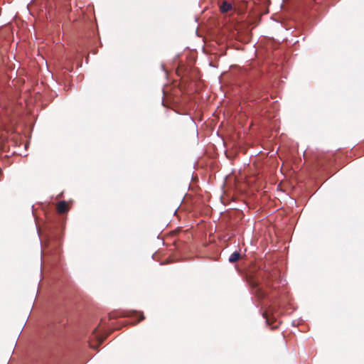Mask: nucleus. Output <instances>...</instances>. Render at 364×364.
<instances>
[{"instance_id":"1","label":"nucleus","mask_w":364,"mask_h":364,"mask_svg":"<svg viewBox=\"0 0 364 364\" xmlns=\"http://www.w3.org/2000/svg\"><path fill=\"white\" fill-rule=\"evenodd\" d=\"M250 284L252 289H255V294L259 297V298H263L265 296L264 292L262 290V289L259 287V283L252 279L249 281Z\"/></svg>"},{"instance_id":"2","label":"nucleus","mask_w":364,"mask_h":364,"mask_svg":"<svg viewBox=\"0 0 364 364\" xmlns=\"http://www.w3.org/2000/svg\"><path fill=\"white\" fill-rule=\"evenodd\" d=\"M56 208L58 213L63 214L68 211L69 207L68 203L65 200H63L57 204Z\"/></svg>"},{"instance_id":"3","label":"nucleus","mask_w":364,"mask_h":364,"mask_svg":"<svg viewBox=\"0 0 364 364\" xmlns=\"http://www.w3.org/2000/svg\"><path fill=\"white\" fill-rule=\"evenodd\" d=\"M97 328H95L93 331V334H94V336L95 338H96L97 340V345H94L92 343H90V347L91 348H97L99 346H100L105 341V337H103V336H98L96 334V331H97Z\"/></svg>"},{"instance_id":"4","label":"nucleus","mask_w":364,"mask_h":364,"mask_svg":"<svg viewBox=\"0 0 364 364\" xmlns=\"http://www.w3.org/2000/svg\"><path fill=\"white\" fill-rule=\"evenodd\" d=\"M220 9L222 13H227L232 10V6L227 1H223L220 6Z\"/></svg>"},{"instance_id":"5","label":"nucleus","mask_w":364,"mask_h":364,"mask_svg":"<svg viewBox=\"0 0 364 364\" xmlns=\"http://www.w3.org/2000/svg\"><path fill=\"white\" fill-rule=\"evenodd\" d=\"M240 258V252H234L232 254H231L228 260L230 262L234 263V262H237V260H239Z\"/></svg>"},{"instance_id":"6","label":"nucleus","mask_w":364,"mask_h":364,"mask_svg":"<svg viewBox=\"0 0 364 364\" xmlns=\"http://www.w3.org/2000/svg\"><path fill=\"white\" fill-rule=\"evenodd\" d=\"M136 314L139 315V318L138 322L141 321L145 318V316H144L143 313L140 312V313H136Z\"/></svg>"},{"instance_id":"7","label":"nucleus","mask_w":364,"mask_h":364,"mask_svg":"<svg viewBox=\"0 0 364 364\" xmlns=\"http://www.w3.org/2000/svg\"><path fill=\"white\" fill-rule=\"evenodd\" d=\"M263 316L266 318V322L267 323V324L269 325L270 324L269 318H268L267 313V312H264L263 313Z\"/></svg>"}]
</instances>
